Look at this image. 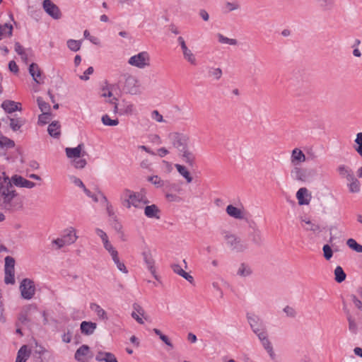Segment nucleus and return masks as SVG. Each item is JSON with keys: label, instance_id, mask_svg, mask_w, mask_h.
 I'll return each mask as SVG.
<instances>
[{"label": "nucleus", "instance_id": "obj_1", "mask_svg": "<svg viewBox=\"0 0 362 362\" xmlns=\"http://www.w3.org/2000/svg\"><path fill=\"white\" fill-rule=\"evenodd\" d=\"M18 194L11 179L2 172L0 175V207L6 211H13L16 206Z\"/></svg>", "mask_w": 362, "mask_h": 362}, {"label": "nucleus", "instance_id": "obj_2", "mask_svg": "<svg viewBox=\"0 0 362 362\" xmlns=\"http://www.w3.org/2000/svg\"><path fill=\"white\" fill-rule=\"evenodd\" d=\"M224 240L229 249L235 252H243L248 248V244L241 240L240 237L229 231L222 232Z\"/></svg>", "mask_w": 362, "mask_h": 362}, {"label": "nucleus", "instance_id": "obj_3", "mask_svg": "<svg viewBox=\"0 0 362 362\" xmlns=\"http://www.w3.org/2000/svg\"><path fill=\"white\" fill-rule=\"evenodd\" d=\"M168 139L172 146L176 148L178 152L188 147L189 137L183 133L171 132L168 134Z\"/></svg>", "mask_w": 362, "mask_h": 362}, {"label": "nucleus", "instance_id": "obj_4", "mask_svg": "<svg viewBox=\"0 0 362 362\" xmlns=\"http://www.w3.org/2000/svg\"><path fill=\"white\" fill-rule=\"evenodd\" d=\"M15 259L12 257L7 256L5 257L4 265V282L6 284H15Z\"/></svg>", "mask_w": 362, "mask_h": 362}, {"label": "nucleus", "instance_id": "obj_5", "mask_svg": "<svg viewBox=\"0 0 362 362\" xmlns=\"http://www.w3.org/2000/svg\"><path fill=\"white\" fill-rule=\"evenodd\" d=\"M19 288L22 298L26 300L31 299L35 293L34 281L30 279H23Z\"/></svg>", "mask_w": 362, "mask_h": 362}, {"label": "nucleus", "instance_id": "obj_6", "mask_svg": "<svg viewBox=\"0 0 362 362\" xmlns=\"http://www.w3.org/2000/svg\"><path fill=\"white\" fill-rule=\"evenodd\" d=\"M150 57L146 52H141L136 55L131 57L128 63L134 66L139 69H144L146 66H149Z\"/></svg>", "mask_w": 362, "mask_h": 362}, {"label": "nucleus", "instance_id": "obj_7", "mask_svg": "<svg viewBox=\"0 0 362 362\" xmlns=\"http://www.w3.org/2000/svg\"><path fill=\"white\" fill-rule=\"evenodd\" d=\"M123 196L129 197L132 206L136 208L140 207V204H148V200L145 198L144 194L141 192H134L129 189H125L123 191Z\"/></svg>", "mask_w": 362, "mask_h": 362}, {"label": "nucleus", "instance_id": "obj_8", "mask_svg": "<svg viewBox=\"0 0 362 362\" xmlns=\"http://www.w3.org/2000/svg\"><path fill=\"white\" fill-rule=\"evenodd\" d=\"M124 90L132 95H137L141 93L140 85L136 77L128 76L125 79Z\"/></svg>", "mask_w": 362, "mask_h": 362}, {"label": "nucleus", "instance_id": "obj_9", "mask_svg": "<svg viewBox=\"0 0 362 362\" xmlns=\"http://www.w3.org/2000/svg\"><path fill=\"white\" fill-rule=\"evenodd\" d=\"M42 6L45 11L54 20L62 18V12L59 8L54 4L51 0H44Z\"/></svg>", "mask_w": 362, "mask_h": 362}, {"label": "nucleus", "instance_id": "obj_10", "mask_svg": "<svg viewBox=\"0 0 362 362\" xmlns=\"http://www.w3.org/2000/svg\"><path fill=\"white\" fill-rule=\"evenodd\" d=\"M92 357L93 354L90 351V347L86 344L81 346L74 355L75 359L78 362H88Z\"/></svg>", "mask_w": 362, "mask_h": 362}, {"label": "nucleus", "instance_id": "obj_11", "mask_svg": "<svg viewBox=\"0 0 362 362\" xmlns=\"http://www.w3.org/2000/svg\"><path fill=\"white\" fill-rule=\"evenodd\" d=\"M246 317L253 332H257L261 328L266 327L258 315L254 313H247Z\"/></svg>", "mask_w": 362, "mask_h": 362}, {"label": "nucleus", "instance_id": "obj_12", "mask_svg": "<svg viewBox=\"0 0 362 362\" xmlns=\"http://www.w3.org/2000/svg\"><path fill=\"white\" fill-rule=\"evenodd\" d=\"M10 178L11 179L14 186L16 187L32 189L35 186V182L28 180L18 175H14Z\"/></svg>", "mask_w": 362, "mask_h": 362}, {"label": "nucleus", "instance_id": "obj_13", "mask_svg": "<svg viewBox=\"0 0 362 362\" xmlns=\"http://www.w3.org/2000/svg\"><path fill=\"white\" fill-rule=\"evenodd\" d=\"M179 156L189 166L194 165L196 157L194 153L189 149V146L179 152Z\"/></svg>", "mask_w": 362, "mask_h": 362}, {"label": "nucleus", "instance_id": "obj_14", "mask_svg": "<svg viewBox=\"0 0 362 362\" xmlns=\"http://www.w3.org/2000/svg\"><path fill=\"white\" fill-rule=\"evenodd\" d=\"M142 256L147 268L148 269L151 274L154 276V278L156 279H158V276L156 272V268L154 267L155 262L152 257L151 253L150 252V251H144L142 252Z\"/></svg>", "mask_w": 362, "mask_h": 362}, {"label": "nucleus", "instance_id": "obj_15", "mask_svg": "<svg viewBox=\"0 0 362 362\" xmlns=\"http://www.w3.org/2000/svg\"><path fill=\"white\" fill-rule=\"evenodd\" d=\"M248 237L252 243L256 246H260L263 243L264 239L262 238V232L257 227L252 228V231L249 233Z\"/></svg>", "mask_w": 362, "mask_h": 362}, {"label": "nucleus", "instance_id": "obj_16", "mask_svg": "<svg viewBox=\"0 0 362 362\" xmlns=\"http://www.w3.org/2000/svg\"><path fill=\"white\" fill-rule=\"evenodd\" d=\"M83 148V144H78L76 148H66L65 151L66 156L69 158H79L81 156H83L86 153L84 151L81 152Z\"/></svg>", "mask_w": 362, "mask_h": 362}, {"label": "nucleus", "instance_id": "obj_17", "mask_svg": "<svg viewBox=\"0 0 362 362\" xmlns=\"http://www.w3.org/2000/svg\"><path fill=\"white\" fill-rule=\"evenodd\" d=\"M305 156L300 149L296 148L292 151L291 162L293 165H297L305 162Z\"/></svg>", "mask_w": 362, "mask_h": 362}, {"label": "nucleus", "instance_id": "obj_18", "mask_svg": "<svg viewBox=\"0 0 362 362\" xmlns=\"http://www.w3.org/2000/svg\"><path fill=\"white\" fill-rule=\"evenodd\" d=\"M296 198L300 205H307L310 203V195L305 187L300 188L296 193Z\"/></svg>", "mask_w": 362, "mask_h": 362}, {"label": "nucleus", "instance_id": "obj_19", "mask_svg": "<svg viewBox=\"0 0 362 362\" xmlns=\"http://www.w3.org/2000/svg\"><path fill=\"white\" fill-rule=\"evenodd\" d=\"M95 360L99 362H118L113 354L101 351L97 353Z\"/></svg>", "mask_w": 362, "mask_h": 362}, {"label": "nucleus", "instance_id": "obj_20", "mask_svg": "<svg viewBox=\"0 0 362 362\" xmlns=\"http://www.w3.org/2000/svg\"><path fill=\"white\" fill-rule=\"evenodd\" d=\"M1 107L8 113L21 110V104L13 100H4L1 104Z\"/></svg>", "mask_w": 362, "mask_h": 362}, {"label": "nucleus", "instance_id": "obj_21", "mask_svg": "<svg viewBox=\"0 0 362 362\" xmlns=\"http://www.w3.org/2000/svg\"><path fill=\"white\" fill-rule=\"evenodd\" d=\"M291 177L296 180L305 182L306 180V171L305 170L295 166L291 171Z\"/></svg>", "mask_w": 362, "mask_h": 362}, {"label": "nucleus", "instance_id": "obj_22", "mask_svg": "<svg viewBox=\"0 0 362 362\" xmlns=\"http://www.w3.org/2000/svg\"><path fill=\"white\" fill-rule=\"evenodd\" d=\"M97 327V324L92 322L83 321L81 323V331L86 335L93 334Z\"/></svg>", "mask_w": 362, "mask_h": 362}, {"label": "nucleus", "instance_id": "obj_23", "mask_svg": "<svg viewBox=\"0 0 362 362\" xmlns=\"http://www.w3.org/2000/svg\"><path fill=\"white\" fill-rule=\"evenodd\" d=\"M145 215L150 218H160V209L156 204L146 206L144 209Z\"/></svg>", "mask_w": 362, "mask_h": 362}, {"label": "nucleus", "instance_id": "obj_24", "mask_svg": "<svg viewBox=\"0 0 362 362\" xmlns=\"http://www.w3.org/2000/svg\"><path fill=\"white\" fill-rule=\"evenodd\" d=\"M30 351L26 345L22 346L18 351L16 362H25L30 357Z\"/></svg>", "mask_w": 362, "mask_h": 362}, {"label": "nucleus", "instance_id": "obj_25", "mask_svg": "<svg viewBox=\"0 0 362 362\" xmlns=\"http://www.w3.org/2000/svg\"><path fill=\"white\" fill-rule=\"evenodd\" d=\"M226 213L231 217L236 219H243L244 215L241 209L234 206L233 205H228L226 207Z\"/></svg>", "mask_w": 362, "mask_h": 362}, {"label": "nucleus", "instance_id": "obj_26", "mask_svg": "<svg viewBox=\"0 0 362 362\" xmlns=\"http://www.w3.org/2000/svg\"><path fill=\"white\" fill-rule=\"evenodd\" d=\"M62 238L66 240L67 245H71L76 241L78 236L76 235L75 229L71 227L64 230Z\"/></svg>", "mask_w": 362, "mask_h": 362}, {"label": "nucleus", "instance_id": "obj_27", "mask_svg": "<svg viewBox=\"0 0 362 362\" xmlns=\"http://www.w3.org/2000/svg\"><path fill=\"white\" fill-rule=\"evenodd\" d=\"M344 310L346 313V319L349 322V330L351 333L356 334L358 330V324L356 322V320L350 314L349 310L346 308H344Z\"/></svg>", "mask_w": 362, "mask_h": 362}, {"label": "nucleus", "instance_id": "obj_28", "mask_svg": "<svg viewBox=\"0 0 362 362\" xmlns=\"http://www.w3.org/2000/svg\"><path fill=\"white\" fill-rule=\"evenodd\" d=\"M60 124L59 122L54 121L49 124L47 132L49 134L54 138H59L61 134Z\"/></svg>", "mask_w": 362, "mask_h": 362}, {"label": "nucleus", "instance_id": "obj_29", "mask_svg": "<svg viewBox=\"0 0 362 362\" xmlns=\"http://www.w3.org/2000/svg\"><path fill=\"white\" fill-rule=\"evenodd\" d=\"M120 105V115H132L134 110V106L132 103L122 100Z\"/></svg>", "mask_w": 362, "mask_h": 362}, {"label": "nucleus", "instance_id": "obj_30", "mask_svg": "<svg viewBox=\"0 0 362 362\" xmlns=\"http://www.w3.org/2000/svg\"><path fill=\"white\" fill-rule=\"evenodd\" d=\"M90 308L94 311L98 317L103 320H107L108 319L107 313L99 305L95 303H92L90 305Z\"/></svg>", "mask_w": 362, "mask_h": 362}, {"label": "nucleus", "instance_id": "obj_31", "mask_svg": "<svg viewBox=\"0 0 362 362\" xmlns=\"http://www.w3.org/2000/svg\"><path fill=\"white\" fill-rule=\"evenodd\" d=\"M183 58L191 65L196 66L197 59L194 54L188 47L182 50Z\"/></svg>", "mask_w": 362, "mask_h": 362}, {"label": "nucleus", "instance_id": "obj_32", "mask_svg": "<svg viewBox=\"0 0 362 362\" xmlns=\"http://www.w3.org/2000/svg\"><path fill=\"white\" fill-rule=\"evenodd\" d=\"M29 73L33 77V80L37 83H40V81L38 80L39 78L41 76V71L38 66V65L35 63H32L29 66Z\"/></svg>", "mask_w": 362, "mask_h": 362}, {"label": "nucleus", "instance_id": "obj_33", "mask_svg": "<svg viewBox=\"0 0 362 362\" xmlns=\"http://www.w3.org/2000/svg\"><path fill=\"white\" fill-rule=\"evenodd\" d=\"M349 182L348 184L349 191L352 193H357L360 191V182L356 178L355 175H349V179L347 180Z\"/></svg>", "mask_w": 362, "mask_h": 362}, {"label": "nucleus", "instance_id": "obj_34", "mask_svg": "<svg viewBox=\"0 0 362 362\" xmlns=\"http://www.w3.org/2000/svg\"><path fill=\"white\" fill-rule=\"evenodd\" d=\"M175 167L176 168L178 173L186 180L187 183H190L192 181V177L190 175L189 172L187 169V168L180 164H175Z\"/></svg>", "mask_w": 362, "mask_h": 362}, {"label": "nucleus", "instance_id": "obj_35", "mask_svg": "<svg viewBox=\"0 0 362 362\" xmlns=\"http://www.w3.org/2000/svg\"><path fill=\"white\" fill-rule=\"evenodd\" d=\"M322 11H330L334 6V0H315Z\"/></svg>", "mask_w": 362, "mask_h": 362}, {"label": "nucleus", "instance_id": "obj_36", "mask_svg": "<svg viewBox=\"0 0 362 362\" xmlns=\"http://www.w3.org/2000/svg\"><path fill=\"white\" fill-rule=\"evenodd\" d=\"M252 273V270L251 267L245 263L240 264L239 268L237 271V274L242 277H247L251 275Z\"/></svg>", "mask_w": 362, "mask_h": 362}, {"label": "nucleus", "instance_id": "obj_37", "mask_svg": "<svg viewBox=\"0 0 362 362\" xmlns=\"http://www.w3.org/2000/svg\"><path fill=\"white\" fill-rule=\"evenodd\" d=\"M25 124V121L22 118H11L10 127L13 132H16Z\"/></svg>", "mask_w": 362, "mask_h": 362}, {"label": "nucleus", "instance_id": "obj_38", "mask_svg": "<svg viewBox=\"0 0 362 362\" xmlns=\"http://www.w3.org/2000/svg\"><path fill=\"white\" fill-rule=\"evenodd\" d=\"M111 257H112V259L114 263L116 264L117 269L122 273L127 274L128 272V271H127V267L124 265V264L123 262H120L119 256H118V252L112 255Z\"/></svg>", "mask_w": 362, "mask_h": 362}, {"label": "nucleus", "instance_id": "obj_39", "mask_svg": "<svg viewBox=\"0 0 362 362\" xmlns=\"http://www.w3.org/2000/svg\"><path fill=\"white\" fill-rule=\"evenodd\" d=\"M346 275L340 266H337L334 269V279L337 283H341L346 279Z\"/></svg>", "mask_w": 362, "mask_h": 362}, {"label": "nucleus", "instance_id": "obj_40", "mask_svg": "<svg viewBox=\"0 0 362 362\" xmlns=\"http://www.w3.org/2000/svg\"><path fill=\"white\" fill-rule=\"evenodd\" d=\"M261 344H262V346L264 348V349L267 351L269 356L272 359H274L275 357V354L274 352L272 345L270 341L269 340L268 337L266 338L265 339H264L263 341H262Z\"/></svg>", "mask_w": 362, "mask_h": 362}, {"label": "nucleus", "instance_id": "obj_41", "mask_svg": "<svg viewBox=\"0 0 362 362\" xmlns=\"http://www.w3.org/2000/svg\"><path fill=\"white\" fill-rule=\"evenodd\" d=\"M66 45L70 50L77 52L81 49V41L70 39L66 42Z\"/></svg>", "mask_w": 362, "mask_h": 362}, {"label": "nucleus", "instance_id": "obj_42", "mask_svg": "<svg viewBox=\"0 0 362 362\" xmlns=\"http://www.w3.org/2000/svg\"><path fill=\"white\" fill-rule=\"evenodd\" d=\"M14 146H15V143L13 140L7 138L6 136H2V135L0 136V147H1V148L6 147L7 148H11L14 147Z\"/></svg>", "mask_w": 362, "mask_h": 362}, {"label": "nucleus", "instance_id": "obj_43", "mask_svg": "<svg viewBox=\"0 0 362 362\" xmlns=\"http://www.w3.org/2000/svg\"><path fill=\"white\" fill-rule=\"evenodd\" d=\"M217 37L218 42L222 44H228L230 45H236L238 44L237 40L228 38L221 33L217 34Z\"/></svg>", "mask_w": 362, "mask_h": 362}, {"label": "nucleus", "instance_id": "obj_44", "mask_svg": "<svg viewBox=\"0 0 362 362\" xmlns=\"http://www.w3.org/2000/svg\"><path fill=\"white\" fill-rule=\"evenodd\" d=\"M52 119V113L50 112H44L38 117V123L44 125L47 124Z\"/></svg>", "mask_w": 362, "mask_h": 362}, {"label": "nucleus", "instance_id": "obj_45", "mask_svg": "<svg viewBox=\"0 0 362 362\" xmlns=\"http://www.w3.org/2000/svg\"><path fill=\"white\" fill-rule=\"evenodd\" d=\"M147 180L158 188L165 185V181L162 180L158 175L150 176L147 178Z\"/></svg>", "mask_w": 362, "mask_h": 362}, {"label": "nucleus", "instance_id": "obj_46", "mask_svg": "<svg viewBox=\"0 0 362 362\" xmlns=\"http://www.w3.org/2000/svg\"><path fill=\"white\" fill-rule=\"evenodd\" d=\"M223 72L220 68L211 67L209 69V76L214 77L216 80H219L222 76Z\"/></svg>", "mask_w": 362, "mask_h": 362}, {"label": "nucleus", "instance_id": "obj_47", "mask_svg": "<svg viewBox=\"0 0 362 362\" xmlns=\"http://www.w3.org/2000/svg\"><path fill=\"white\" fill-rule=\"evenodd\" d=\"M101 121L105 126H117L119 124V120L117 119H112L107 115H103Z\"/></svg>", "mask_w": 362, "mask_h": 362}, {"label": "nucleus", "instance_id": "obj_48", "mask_svg": "<svg viewBox=\"0 0 362 362\" xmlns=\"http://www.w3.org/2000/svg\"><path fill=\"white\" fill-rule=\"evenodd\" d=\"M37 103L38 107L42 112H50V105L48 103L44 101L42 98L38 97L37 98Z\"/></svg>", "mask_w": 362, "mask_h": 362}, {"label": "nucleus", "instance_id": "obj_49", "mask_svg": "<svg viewBox=\"0 0 362 362\" xmlns=\"http://www.w3.org/2000/svg\"><path fill=\"white\" fill-rule=\"evenodd\" d=\"M339 170V173L341 175L345 177L346 178V180H349V175H354V172L349 169L347 167H346L345 165H340L338 168Z\"/></svg>", "mask_w": 362, "mask_h": 362}, {"label": "nucleus", "instance_id": "obj_50", "mask_svg": "<svg viewBox=\"0 0 362 362\" xmlns=\"http://www.w3.org/2000/svg\"><path fill=\"white\" fill-rule=\"evenodd\" d=\"M47 351L48 350H47L45 347L36 344V346L34 350V356L37 358H41V356H42L44 354H47Z\"/></svg>", "mask_w": 362, "mask_h": 362}, {"label": "nucleus", "instance_id": "obj_51", "mask_svg": "<svg viewBox=\"0 0 362 362\" xmlns=\"http://www.w3.org/2000/svg\"><path fill=\"white\" fill-rule=\"evenodd\" d=\"M324 257L327 260H329L333 255V251L329 245H325L322 247Z\"/></svg>", "mask_w": 362, "mask_h": 362}, {"label": "nucleus", "instance_id": "obj_52", "mask_svg": "<svg viewBox=\"0 0 362 362\" xmlns=\"http://www.w3.org/2000/svg\"><path fill=\"white\" fill-rule=\"evenodd\" d=\"M112 88H113V86L112 85H110V86H107L105 87H103L102 88V93H101V97H103V98H106V97H109V98H111L112 96Z\"/></svg>", "mask_w": 362, "mask_h": 362}, {"label": "nucleus", "instance_id": "obj_53", "mask_svg": "<svg viewBox=\"0 0 362 362\" xmlns=\"http://www.w3.org/2000/svg\"><path fill=\"white\" fill-rule=\"evenodd\" d=\"M3 29L7 30L8 37L12 35L13 26L11 24L5 23L4 25H0V39L4 37V33H2Z\"/></svg>", "mask_w": 362, "mask_h": 362}, {"label": "nucleus", "instance_id": "obj_54", "mask_svg": "<svg viewBox=\"0 0 362 362\" xmlns=\"http://www.w3.org/2000/svg\"><path fill=\"white\" fill-rule=\"evenodd\" d=\"M103 246L105 249L108 251L110 255L115 254L117 251L115 249V247L112 245V244L110 243L109 239H107L106 240L103 242Z\"/></svg>", "mask_w": 362, "mask_h": 362}, {"label": "nucleus", "instance_id": "obj_55", "mask_svg": "<svg viewBox=\"0 0 362 362\" xmlns=\"http://www.w3.org/2000/svg\"><path fill=\"white\" fill-rule=\"evenodd\" d=\"M257 337H258L260 341H263L266 338L268 337L266 327L261 328L257 332H254Z\"/></svg>", "mask_w": 362, "mask_h": 362}, {"label": "nucleus", "instance_id": "obj_56", "mask_svg": "<svg viewBox=\"0 0 362 362\" xmlns=\"http://www.w3.org/2000/svg\"><path fill=\"white\" fill-rule=\"evenodd\" d=\"M284 312L286 313V316L287 317H295L296 316V310L289 306V305H286L284 308Z\"/></svg>", "mask_w": 362, "mask_h": 362}, {"label": "nucleus", "instance_id": "obj_57", "mask_svg": "<svg viewBox=\"0 0 362 362\" xmlns=\"http://www.w3.org/2000/svg\"><path fill=\"white\" fill-rule=\"evenodd\" d=\"M302 221H304L306 224L309 225V227L305 228L306 230H311L315 233L320 231V226L317 224H315L310 221H305L304 219H302Z\"/></svg>", "mask_w": 362, "mask_h": 362}, {"label": "nucleus", "instance_id": "obj_58", "mask_svg": "<svg viewBox=\"0 0 362 362\" xmlns=\"http://www.w3.org/2000/svg\"><path fill=\"white\" fill-rule=\"evenodd\" d=\"M105 206L108 216L112 219L113 221H117V216L115 214L113 206H112V204L110 203L105 205Z\"/></svg>", "mask_w": 362, "mask_h": 362}, {"label": "nucleus", "instance_id": "obj_59", "mask_svg": "<svg viewBox=\"0 0 362 362\" xmlns=\"http://www.w3.org/2000/svg\"><path fill=\"white\" fill-rule=\"evenodd\" d=\"M226 8H227V11H233L235 10H238L240 8V4L235 1V2H226Z\"/></svg>", "mask_w": 362, "mask_h": 362}, {"label": "nucleus", "instance_id": "obj_60", "mask_svg": "<svg viewBox=\"0 0 362 362\" xmlns=\"http://www.w3.org/2000/svg\"><path fill=\"white\" fill-rule=\"evenodd\" d=\"M94 71L93 66H89L83 73V75L80 76V79L83 81H88L89 79V75L92 74Z\"/></svg>", "mask_w": 362, "mask_h": 362}, {"label": "nucleus", "instance_id": "obj_61", "mask_svg": "<svg viewBox=\"0 0 362 362\" xmlns=\"http://www.w3.org/2000/svg\"><path fill=\"white\" fill-rule=\"evenodd\" d=\"M86 160L84 158H79L78 160H74V165L76 168H83L86 165Z\"/></svg>", "mask_w": 362, "mask_h": 362}, {"label": "nucleus", "instance_id": "obj_62", "mask_svg": "<svg viewBox=\"0 0 362 362\" xmlns=\"http://www.w3.org/2000/svg\"><path fill=\"white\" fill-rule=\"evenodd\" d=\"M350 298L353 303H354L355 306L359 309L362 310V302L357 298V296L354 294L350 295Z\"/></svg>", "mask_w": 362, "mask_h": 362}, {"label": "nucleus", "instance_id": "obj_63", "mask_svg": "<svg viewBox=\"0 0 362 362\" xmlns=\"http://www.w3.org/2000/svg\"><path fill=\"white\" fill-rule=\"evenodd\" d=\"M350 298L353 303H354L355 306L359 309L362 310V302L357 298V296L354 294L350 295Z\"/></svg>", "mask_w": 362, "mask_h": 362}, {"label": "nucleus", "instance_id": "obj_64", "mask_svg": "<svg viewBox=\"0 0 362 362\" xmlns=\"http://www.w3.org/2000/svg\"><path fill=\"white\" fill-rule=\"evenodd\" d=\"M350 298L353 303H354L355 306L359 309L362 310V302L357 298V296L354 294L350 295Z\"/></svg>", "mask_w": 362, "mask_h": 362}]
</instances>
